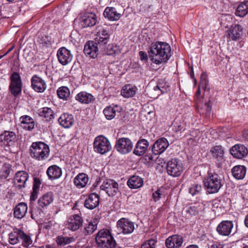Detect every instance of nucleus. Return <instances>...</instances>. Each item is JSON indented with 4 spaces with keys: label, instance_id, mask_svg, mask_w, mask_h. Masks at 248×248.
I'll use <instances>...</instances> for the list:
<instances>
[{
    "label": "nucleus",
    "instance_id": "obj_1",
    "mask_svg": "<svg viewBox=\"0 0 248 248\" xmlns=\"http://www.w3.org/2000/svg\"><path fill=\"white\" fill-rule=\"evenodd\" d=\"M148 52L150 60L156 64L166 63L171 56L170 45L164 42L152 43Z\"/></svg>",
    "mask_w": 248,
    "mask_h": 248
},
{
    "label": "nucleus",
    "instance_id": "obj_2",
    "mask_svg": "<svg viewBox=\"0 0 248 248\" xmlns=\"http://www.w3.org/2000/svg\"><path fill=\"white\" fill-rule=\"evenodd\" d=\"M223 176L221 173L208 172V175L203 181L207 192L209 194L218 192L223 184Z\"/></svg>",
    "mask_w": 248,
    "mask_h": 248
},
{
    "label": "nucleus",
    "instance_id": "obj_3",
    "mask_svg": "<svg viewBox=\"0 0 248 248\" xmlns=\"http://www.w3.org/2000/svg\"><path fill=\"white\" fill-rule=\"evenodd\" d=\"M30 150L31 157L38 161L45 160L49 155V146L41 141L33 142Z\"/></svg>",
    "mask_w": 248,
    "mask_h": 248
},
{
    "label": "nucleus",
    "instance_id": "obj_4",
    "mask_svg": "<svg viewBox=\"0 0 248 248\" xmlns=\"http://www.w3.org/2000/svg\"><path fill=\"white\" fill-rule=\"evenodd\" d=\"M95 240L98 246L102 248H114L116 245L110 232L107 229L100 230L97 234Z\"/></svg>",
    "mask_w": 248,
    "mask_h": 248
},
{
    "label": "nucleus",
    "instance_id": "obj_5",
    "mask_svg": "<svg viewBox=\"0 0 248 248\" xmlns=\"http://www.w3.org/2000/svg\"><path fill=\"white\" fill-rule=\"evenodd\" d=\"M166 169L168 174L174 177L179 176L184 170L182 161L176 158L168 162Z\"/></svg>",
    "mask_w": 248,
    "mask_h": 248
},
{
    "label": "nucleus",
    "instance_id": "obj_6",
    "mask_svg": "<svg viewBox=\"0 0 248 248\" xmlns=\"http://www.w3.org/2000/svg\"><path fill=\"white\" fill-rule=\"evenodd\" d=\"M93 147L96 152L104 154L111 149L108 140L103 136H99L95 138L93 142Z\"/></svg>",
    "mask_w": 248,
    "mask_h": 248
},
{
    "label": "nucleus",
    "instance_id": "obj_7",
    "mask_svg": "<svg viewBox=\"0 0 248 248\" xmlns=\"http://www.w3.org/2000/svg\"><path fill=\"white\" fill-rule=\"evenodd\" d=\"M100 189L105 191L109 197H113L120 192L119 185L114 180H103L100 186Z\"/></svg>",
    "mask_w": 248,
    "mask_h": 248
},
{
    "label": "nucleus",
    "instance_id": "obj_8",
    "mask_svg": "<svg viewBox=\"0 0 248 248\" xmlns=\"http://www.w3.org/2000/svg\"><path fill=\"white\" fill-rule=\"evenodd\" d=\"M9 91L14 96H17L21 93L22 82L19 75L14 72L10 77Z\"/></svg>",
    "mask_w": 248,
    "mask_h": 248
},
{
    "label": "nucleus",
    "instance_id": "obj_9",
    "mask_svg": "<svg viewBox=\"0 0 248 248\" xmlns=\"http://www.w3.org/2000/svg\"><path fill=\"white\" fill-rule=\"evenodd\" d=\"M118 233L124 234L131 233L135 229L134 223L128 219L122 218L117 223Z\"/></svg>",
    "mask_w": 248,
    "mask_h": 248
},
{
    "label": "nucleus",
    "instance_id": "obj_10",
    "mask_svg": "<svg viewBox=\"0 0 248 248\" xmlns=\"http://www.w3.org/2000/svg\"><path fill=\"white\" fill-rule=\"evenodd\" d=\"M133 147V143L128 138H122L117 140L115 148L121 154H126L129 153Z\"/></svg>",
    "mask_w": 248,
    "mask_h": 248
},
{
    "label": "nucleus",
    "instance_id": "obj_11",
    "mask_svg": "<svg viewBox=\"0 0 248 248\" xmlns=\"http://www.w3.org/2000/svg\"><path fill=\"white\" fill-rule=\"evenodd\" d=\"M17 141L16 134L13 131H5L0 135V144L7 146H13Z\"/></svg>",
    "mask_w": 248,
    "mask_h": 248
},
{
    "label": "nucleus",
    "instance_id": "obj_12",
    "mask_svg": "<svg viewBox=\"0 0 248 248\" xmlns=\"http://www.w3.org/2000/svg\"><path fill=\"white\" fill-rule=\"evenodd\" d=\"M108 27L102 28L99 30L94 39L95 43L99 46L108 44L110 39V32Z\"/></svg>",
    "mask_w": 248,
    "mask_h": 248
},
{
    "label": "nucleus",
    "instance_id": "obj_13",
    "mask_svg": "<svg viewBox=\"0 0 248 248\" xmlns=\"http://www.w3.org/2000/svg\"><path fill=\"white\" fill-rule=\"evenodd\" d=\"M228 35L230 41H238L242 39L243 31L242 26L238 24L232 26L228 31Z\"/></svg>",
    "mask_w": 248,
    "mask_h": 248
},
{
    "label": "nucleus",
    "instance_id": "obj_14",
    "mask_svg": "<svg viewBox=\"0 0 248 248\" xmlns=\"http://www.w3.org/2000/svg\"><path fill=\"white\" fill-rule=\"evenodd\" d=\"M57 56L59 62L62 65H66L72 60L73 56L70 51L64 47L59 48Z\"/></svg>",
    "mask_w": 248,
    "mask_h": 248
},
{
    "label": "nucleus",
    "instance_id": "obj_15",
    "mask_svg": "<svg viewBox=\"0 0 248 248\" xmlns=\"http://www.w3.org/2000/svg\"><path fill=\"white\" fill-rule=\"evenodd\" d=\"M83 51L86 56L94 59L97 57L98 52L100 51V48L95 41H89L84 46Z\"/></svg>",
    "mask_w": 248,
    "mask_h": 248
},
{
    "label": "nucleus",
    "instance_id": "obj_16",
    "mask_svg": "<svg viewBox=\"0 0 248 248\" xmlns=\"http://www.w3.org/2000/svg\"><path fill=\"white\" fill-rule=\"evenodd\" d=\"M230 152L234 157L242 159L248 155V150L244 145L237 144L230 149Z\"/></svg>",
    "mask_w": 248,
    "mask_h": 248
},
{
    "label": "nucleus",
    "instance_id": "obj_17",
    "mask_svg": "<svg viewBox=\"0 0 248 248\" xmlns=\"http://www.w3.org/2000/svg\"><path fill=\"white\" fill-rule=\"evenodd\" d=\"M233 227L232 221L225 220L220 222L217 227V231L221 235L228 236Z\"/></svg>",
    "mask_w": 248,
    "mask_h": 248
},
{
    "label": "nucleus",
    "instance_id": "obj_18",
    "mask_svg": "<svg viewBox=\"0 0 248 248\" xmlns=\"http://www.w3.org/2000/svg\"><path fill=\"white\" fill-rule=\"evenodd\" d=\"M96 16L93 13H89L84 15L81 18L79 25L82 28L92 27L96 23Z\"/></svg>",
    "mask_w": 248,
    "mask_h": 248
},
{
    "label": "nucleus",
    "instance_id": "obj_19",
    "mask_svg": "<svg viewBox=\"0 0 248 248\" xmlns=\"http://www.w3.org/2000/svg\"><path fill=\"white\" fill-rule=\"evenodd\" d=\"M168 146L169 143L166 139H159L154 144L152 149V152L155 155H159L163 153Z\"/></svg>",
    "mask_w": 248,
    "mask_h": 248
},
{
    "label": "nucleus",
    "instance_id": "obj_20",
    "mask_svg": "<svg viewBox=\"0 0 248 248\" xmlns=\"http://www.w3.org/2000/svg\"><path fill=\"white\" fill-rule=\"evenodd\" d=\"M100 198L98 194L93 193L89 195L84 202V206L90 210L97 207L99 204Z\"/></svg>",
    "mask_w": 248,
    "mask_h": 248
},
{
    "label": "nucleus",
    "instance_id": "obj_21",
    "mask_svg": "<svg viewBox=\"0 0 248 248\" xmlns=\"http://www.w3.org/2000/svg\"><path fill=\"white\" fill-rule=\"evenodd\" d=\"M100 52L104 55H112L120 53L119 46L116 44H103L99 46Z\"/></svg>",
    "mask_w": 248,
    "mask_h": 248
},
{
    "label": "nucleus",
    "instance_id": "obj_22",
    "mask_svg": "<svg viewBox=\"0 0 248 248\" xmlns=\"http://www.w3.org/2000/svg\"><path fill=\"white\" fill-rule=\"evenodd\" d=\"M183 242V237L179 235H173L169 237L165 242L167 248H179Z\"/></svg>",
    "mask_w": 248,
    "mask_h": 248
},
{
    "label": "nucleus",
    "instance_id": "obj_23",
    "mask_svg": "<svg viewBox=\"0 0 248 248\" xmlns=\"http://www.w3.org/2000/svg\"><path fill=\"white\" fill-rule=\"evenodd\" d=\"M82 221L81 217L78 215L71 216L68 220L67 228L73 231H76L82 226Z\"/></svg>",
    "mask_w": 248,
    "mask_h": 248
},
{
    "label": "nucleus",
    "instance_id": "obj_24",
    "mask_svg": "<svg viewBox=\"0 0 248 248\" xmlns=\"http://www.w3.org/2000/svg\"><path fill=\"white\" fill-rule=\"evenodd\" d=\"M32 88L37 92L42 93L46 88V84L45 81L36 75H34L31 78Z\"/></svg>",
    "mask_w": 248,
    "mask_h": 248
},
{
    "label": "nucleus",
    "instance_id": "obj_25",
    "mask_svg": "<svg viewBox=\"0 0 248 248\" xmlns=\"http://www.w3.org/2000/svg\"><path fill=\"white\" fill-rule=\"evenodd\" d=\"M75 99L82 104H90L93 102L95 97L91 93L82 91L75 96Z\"/></svg>",
    "mask_w": 248,
    "mask_h": 248
},
{
    "label": "nucleus",
    "instance_id": "obj_26",
    "mask_svg": "<svg viewBox=\"0 0 248 248\" xmlns=\"http://www.w3.org/2000/svg\"><path fill=\"white\" fill-rule=\"evenodd\" d=\"M148 146L149 142L146 140H140L138 141L133 153L139 156L142 155L146 152Z\"/></svg>",
    "mask_w": 248,
    "mask_h": 248
},
{
    "label": "nucleus",
    "instance_id": "obj_27",
    "mask_svg": "<svg viewBox=\"0 0 248 248\" xmlns=\"http://www.w3.org/2000/svg\"><path fill=\"white\" fill-rule=\"evenodd\" d=\"M46 174L50 180L57 179L62 176V170L58 166L52 165L48 168Z\"/></svg>",
    "mask_w": 248,
    "mask_h": 248
},
{
    "label": "nucleus",
    "instance_id": "obj_28",
    "mask_svg": "<svg viewBox=\"0 0 248 248\" xmlns=\"http://www.w3.org/2000/svg\"><path fill=\"white\" fill-rule=\"evenodd\" d=\"M28 210L27 205L25 202L18 203L14 209V215L16 218L21 219L26 215Z\"/></svg>",
    "mask_w": 248,
    "mask_h": 248
},
{
    "label": "nucleus",
    "instance_id": "obj_29",
    "mask_svg": "<svg viewBox=\"0 0 248 248\" xmlns=\"http://www.w3.org/2000/svg\"><path fill=\"white\" fill-rule=\"evenodd\" d=\"M143 184V179L137 175L131 176L127 181L128 186L132 189H136L140 187Z\"/></svg>",
    "mask_w": 248,
    "mask_h": 248
},
{
    "label": "nucleus",
    "instance_id": "obj_30",
    "mask_svg": "<svg viewBox=\"0 0 248 248\" xmlns=\"http://www.w3.org/2000/svg\"><path fill=\"white\" fill-rule=\"evenodd\" d=\"M233 176L236 179L241 180L244 178L246 173V168L244 166L237 165L232 170Z\"/></svg>",
    "mask_w": 248,
    "mask_h": 248
},
{
    "label": "nucleus",
    "instance_id": "obj_31",
    "mask_svg": "<svg viewBox=\"0 0 248 248\" xmlns=\"http://www.w3.org/2000/svg\"><path fill=\"white\" fill-rule=\"evenodd\" d=\"M28 173L23 171H18L15 176V182L19 183L18 187L19 188L24 187L25 186V184L27 180L28 179Z\"/></svg>",
    "mask_w": 248,
    "mask_h": 248
},
{
    "label": "nucleus",
    "instance_id": "obj_32",
    "mask_svg": "<svg viewBox=\"0 0 248 248\" xmlns=\"http://www.w3.org/2000/svg\"><path fill=\"white\" fill-rule=\"evenodd\" d=\"M60 124L64 128H69L73 124V117L72 115L63 113L59 119Z\"/></svg>",
    "mask_w": 248,
    "mask_h": 248
},
{
    "label": "nucleus",
    "instance_id": "obj_33",
    "mask_svg": "<svg viewBox=\"0 0 248 248\" xmlns=\"http://www.w3.org/2000/svg\"><path fill=\"white\" fill-rule=\"evenodd\" d=\"M104 16L110 20L114 21L118 20L121 17V14L117 13L115 8L107 7L104 12Z\"/></svg>",
    "mask_w": 248,
    "mask_h": 248
},
{
    "label": "nucleus",
    "instance_id": "obj_34",
    "mask_svg": "<svg viewBox=\"0 0 248 248\" xmlns=\"http://www.w3.org/2000/svg\"><path fill=\"white\" fill-rule=\"evenodd\" d=\"M89 180L88 175L84 173H79L74 179V184L79 188L84 187Z\"/></svg>",
    "mask_w": 248,
    "mask_h": 248
},
{
    "label": "nucleus",
    "instance_id": "obj_35",
    "mask_svg": "<svg viewBox=\"0 0 248 248\" xmlns=\"http://www.w3.org/2000/svg\"><path fill=\"white\" fill-rule=\"evenodd\" d=\"M137 88L131 84L125 85L121 90V94L125 98L133 96L136 93Z\"/></svg>",
    "mask_w": 248,
    "mask_h": 248
},
{
    "label": "nucleus",
    "instance_id": "obj_36",
    "mask_svg": "<svg viewBox=\"0 0 248 248\" xmlns=\"http://www.w3.org/2000/svg\"><path fill=\"white\" fill-rule=\"evenodd\" d=\"M20 120L22 127L27 130H31L34 128V123L32 119L28 115L22 116Z\"/></svg>",
    "mask_w": 248,
    "mask_h": 248
},
{
    "label": "nucleus",
    "instance_id": "obj_37",
    "mask_svg": "<svg viewBox=\"0 0 248 248\" xmlns=\"http://www.w3.org/2000/svg\"><path fill=\"white\" fill-rule=\"evenodd\" d=\"M53 201V193L52 192H48L44 195L39 199L38 203L40 206L44 207L50 204Z\"/></svg>",
    "mask_w": 248,
    "mask_h": 248
},
{
    "label": "nucleus",
    "instance_id": "obj_38",
    "mask_svg": "<svg viewBox=\"0 0 248 248\" xmlns=\"http://www.w3.org/2000/svg\"><path fill=\"white\" fill-rule=\"evenodd\" d=\"M210 152L213 157L218 160L222 159L224 155V150L221 145H216L211 149Z\"/></svg>",
    "mask_w": 248,
    "mask_h": 248
},
{
    "label": "nucleus",
    "instance_id": "obj_39",
    "mask_svg": "<svg viewBox=\"0 0 248 248\" xmlns=\"http://www.w3.org/2000/svg\"><path fill=\"white\" fill-rule=\"evenodd\" d=\"M248 13V1L241 3L236 9L235 14L240 17H243Z\"/></svg>",
    "mask_w": 248,
    "mask_h": 248
},
{
    "label": "nucleus",
    "instance_id": "obj_40",
    "mask_svg": "<svg viewBox=\"0 0 248 248\" xmlns=\"http://www.w3.org/2000/svg\"><path fill=\"white\" fill-rule=\"evenodd\" d=\"M75 241V239L73 237H67L63 235L58 236L56 240L58 245L61 247L69 244Z\"/></svg>",
    "mask_w": 248,
    "mask_h": 248
},
{
    "label": "nucleus",
    "instance_id": "obj_41",
    "mask_svg": "<svg viewBox=\"0 0 248 248\" xmlns=\"http://www.w3.org/2000/svg\"><path fill=\"white\" fill-rule=\"evenodd\" d=\"M202 207L199 204H195L186 206L184 209V212L189 216H195L199 213Z\"/></svg>",
    "mask_w": 248,
    "mask_h": 248
},
{
    "label": "nucleus",
    "instance_id": "obj_42",
    "mask_svg": "<svg viewBox=\"0 0 248 248\" xmlns=\"http://www.w3.org/2000/svg\"><path fill=\"white\" fill-rule=\"evenodd\" d=\"M21 230L18 229H14V231L9 234V242L12 245L17 244L19 241Z\"/></svg>",
    "mask_w": 248,
    "mask_h": 248
},
{
    "label": "nucleus",
    "instance_id": "obj_43",
    "mask_svg": "<svg viewBox=\"0 0 248 248\" xmlns=\"http://www.w3.org/2000/svg\"><path fill=\"white\" fill-rule=\"evenodd\" d=\"M57 93L58 97L63 100H67L70 95V90L66 86H62L59 88Z\"/></svg>",
    "mask_w": 248,
    "mask_h": 248
},
{
    "label": "nucleus",
    "instance_id": "obj_44",
    "mask_svg": "<svg viewBox=\"0 0 248 248\" xmlns=\"http://www.w3.org/2000/svg\"><path fill=\"white\" fill-rule=\"evenodd\" d=\"M12 170V169L10 164H4L0 170V178L4 179L7 178Z\"/></svg>",
    "mask_w": 248,
    "mask_h": 248
},
{
    "label": "nucleus",
    "instance_id": "obj_45",
    "mask_svg": "<svg viewBox=\"0 0 248 248\" xmlns=\"http://www.w3.org/2000/svg\"><path fill=\"white\" fill-rule=\"evenodd\" d=\"M97 229V222L96 221L89 222L84 228L85 234L90 235L92 234Z\"/></svg>",
    "mask_w": 248,
    "mask_h": 248
},
{
    "label": "nucleus",
    "instance_id": "obj_46",
    "mask_svg": "<svg viewBox=\"0 0 248 248\" xmlns=\"http://www.w3.org/2000/svg\"><path fill=\"white\" fill-rule=\"evenodd\" d=\"M19 232H20V238L22 240L23 245L24 247H27L32 244V240L30 236L27 235L21 230Z\"/></svg>",
    "mask_w": 248,
    "mask_h": 248
},
{
    "label": "nucleus",
    "instance_id": "obj_47",
    "mask_svg": "<svg viewBox=\"0 0 248 248\" xmlns=\"http://www.w3.org/2000/svg\"><path fill=\"white\" fill-rule=\"evenodd\" d=\"M202 190L201 185L198 184H194L189 188V192L192 195H196L201 193Z\"/></svg>",
    "mask_w": 248,
    "mask_h": 248
},
{
    "label": "nucleus",
    "instance_id": "obj_48",
    "mask_svg": "<svg viewBox=\"0 0 248 248\" xmlns=\"http://www.w3.org/2000/svg\"><path fill=\"white\" fill-rule=\"evenodd\" d=\"M208 85V82L206 79L205 78L203 79L202 78H201V80L198 89L196 93V96L197 99H199L200 98L201 94L200 88L201 87L202 89L205 90L207 87Z\"/></svg>",
    "mask_w": 248,
    "mask_h": 248
},
{
    "label": "nucleus",
    "instance_id": "obj_49",
    "mask_svg": "<svg viewBox=\"0 0 248 248\" xmlns=\"http://www.w3.org/2000/svg\"><path fill=\"white\" fill-rule=\"evenodd\" d=\"M30 213L31 214V217L33 219L36 220L41 217V214H42L43 211L38 207H31Z\"/></svg>",
    "mask_w": 248,
    "mask_h": 248
},
{
    "label": "nucleus",
    "instance_id": "obj_50",
    "mask_svg": "<svg viewBox=\"0 0 248 248\" xmlns=\"http://www.w3.org/2000/svg\"><path fill=\"white\" fill-rule=\"evenodd\" d=\"M39 115L48 120L53 117V112L52 109H42V111L39 113Z\"/></svg>",
    "mask_w": 248,
    "mask_h": 248
},
{
    "label": "nucleus",
    "instance_id": "obj_51",
    "mask_svg": "<svg viewBox=\"0 0 248 248\" xmlns=\"http://www.w3.org/2000/svg\"><path fill=\"white\" fill-rule=\"evenodd\" d=\"M154 90L156 92L157 95L164 93L167 92V88L163 86V83L158 82L157 85L154 88Z\"/></svg>",
    "mask_w": 248,
    "mask_h": 248
},
{
    "label": "nucleus",
    "instance_id": "obj_52",
    "mask_svg": "<svg viewBox=\"0 0 248 248\" xmlns=\"http://www.w3.org/2000/svg\"><path fill=\"white\" fill-rule=\"evenodd\" d=\"M156 241L153 239H151L144 243L141 246V248H155V244Z\"/></svg>",
    "mask_w": 248,
    "mask_h": 248
},
{
    "label": "nucleus",
    "instance_id": "obj_53",
    "mask_svg": "<svg viewBox=\"0 0 248 248\" xmlns=\"http://www.w3.org/2000/svg\"><path fill=\"white\" fill-rule=\"evenodd\" d=\"M103 113L108 120L112 119L116 115L114 109H104Z\"/></svg>",
    "mask_w": 248,
    "mask_h": 248
},
{
    "label": "nucleus",
    "instance_id": "obj_54",
    "mask_svg": "<svg viewBox=\"0 0 248 248\" xmlns=\"http://www.w3.org/2000/svg\"><path fill=\"white\" fill-rule=\"evenodd\" d=\"M150 8V5L147 4H142L140 6L139 10L140 13L144 14L148 12Z\"/></svg>",
    "mask_w": 248,
    "mask_h": 248
},
{
    "label": "nucleus",
    "instance_id": "obj_55",
    "mask_svg": "<svg viewBox=\"0 0 248 248\" xmlns=\"http://www.w3.org/2000/svg\"><path fill=\"white\" fill-rule=\"evenodd\" d=\"M162 195V193L161 192L160 190L158 189L157 190L155 191L154 193H153L152 197L154 200L155 202H156L160 199L161 196Z\"/></svg>",
    "mask_w": 248,
    "mask_h": 248
},
{
    "label": "nucleus",
    "instance_id": "obj_56",
    "mask_svg": "<svg viewBox=\"0 0 248 248\" xmlns=\"http://www.w3.org/2000/svg\"><path fill=\"white\" fill-rule=\"evenodd\" d=\"M38 191H39L38 189H36L33 188V190L31 193V197H30L31 201H34L37 198Z\"/></svg>",
    "mask_w": 248,
    "mask_h": 248
},
{
    "label": "nucleus",
    "instance_id": "obj_57",
    "mask_svg": "<svg viewBox=\"0 0 248 248\" xmlns=\"http://www.w3.org/2000/svg\"><path fill=\"white\" fill-rule=\"evenodd\" d=\"M40 185V181L39 179L35 178L34 179L33 188L36 189H39Z\"/></svg>",
    "mask_w": 248,
    "mask_h": 248
},
{
    "label": "nucleus",
    "instance_id": "obj_58",
    "mask_svg": "<svg viewBox=\"0 0 248 248\" xmlns=\"http://www.w3.org/2000/svg\"><path fill=\"white\" fill-rule=\"evenodd\" d=\"M139 55L140 56V59L142 61H147L148 60V56L146 52L140 51L139 52Z\"/></svg>",
    "mask_w": 248,
    "mask_h": 248
},
{
    "label": "nucleus",
    "instance_id": "obj_59",
    "mask_svg": "<svg viewBox=\"0 0 248 248\" xmlns=\"http://www.w3.org/2000/svg\"><path fill=\"white\" fill-rule=\"evenodd\" d=\"M242 136L244 140L248 141V130L244 131Z\"/></svg>",
    "mask_w": 248,
    "mask_h": 248
},
{
    "label": "nucleus",
    "instance_id": "obj_60",
    "mask_svg": "<svg viewBox=\"0 0 248 248\" xmlns=\"http://www.w3.org/2000/svg\"><path fill=\"white\" fill-rule=\"evenodd\" d=\"M210 248H223V247L221 245L218 243H216L212 245Z\"/></svg>",
    "mask_w": 248,
    "mask_h": 248
},
{
    "label": "nucleus",
    "instance_id": "obj_61",
    "mask_svg": "<svg viewBox=\"0 0 248 248\" xmlns=\"http://www.w3.org/2000/svg\"><path fill=\"white\" fill-rule=\"evenodd\" d=\"M205 106L208 108H211L212 107V105H211V101L209 100L208 101V102L206 103L205 104Z\"/></svg>",
    "mask_w": 248,
    "mask_h": 248
},
{
    "label": "nucleus",
    "instance_id": "obj_62",
    "mask_svg": "<svg viewBox=\"0 0 248 248\" xmlns=\"http://www.w3.org/2000/svg\"><path fill=\"white\" fill-rule=\"evenodd\" d=\"M245 224L247 228H248V214L245 217Z\"/></svg>",
    "mask_w": 248,
    "mask_h": 248
},
{
    "label": "nucleus",
    "instance_id": "obj_63",
    "mask_svg": "<svg viewBox=\"0 0 248 248\" xmlns=\"http://www.w3.org/2000/svg\"><path fill=\"white\" fill-rule=\"evenodd\" d=\"M186 248H199V247L197 245H191L187 246Z\"/></svg>",
    "mask_w": 248,
    "mask_h": 248
},
{
    "label": "nucleus",
    "instance_id": "obj_64",
    "mask_svg": "<svg viewBox=\"0 0 248 248\" xmlns=\"http://www.w3.org/2000/svg\"><path fill=\"white\" fill-rule=\"evenodd\" d=\"M144 110H145V113H147L148 114H155V112H154V111H147L146 110V109H144Z\"/></svg>",
    "mask_w": 248,
    "mask_h": 248
}]
</instances>
